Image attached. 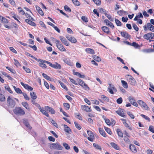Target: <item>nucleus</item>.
Instances as JSON below:
<instances>
[{
	"label": "nucleus",
	"instance_id": "obj_1",
	"mask_svg": "<svg viewBox=\"0 0 154 154\" xmlns=\"http://www.w3.org/2000/svg\"><path fill=\"white\" fill-rule=\"evenodd\" d=\"M44 110V112H43L42 114L47 117L49 116L48 113V111L50 112L52 114H54L55 113V111L53 109L48 106H45Z\"/></svg>",
	"mask_w": 154,
	"mask_h": 154
},
{
	"label": "nucleus",
	"instance_id": "obj_2",
	"mask_svg": "<svg viewBox=\"0 0 154 154\" xmlns=\"http://www.w3.org/2000/svg\"><path fill=\"white\" fill-rule=\"evenodd\" d=\"M15 114L17 116H22L25 114V112L23 109L21 107L16 106L13 110Z\"/></svg>",
	"mask_w": 154,
	"mask_h": 154
},
{
	"label": "nucleus",
	"instance_id": "obj_3",
	"mask_svg": "<svg viewBox=\"0 0 154 154\" xmlns=\"http://www.w3.org/2000/svg\"><path fill=\"white\" fill-rule=\"evenodd\" d=\"M7 105L8 108H14L16 105V102L10 96H8L7 100Z\"/></svg>",
	"mask_w": 154,
	"mask_h": 154
},
{
	"label": "nucleus",
	"instance_id": "obj_4",
	"mask_svg": "<svg viewBox=\"0 0 154 154\" xmlns=\"http://www.w3.org/2000/svg\"><path fill=\"white\" fill-rule=\"evenodd\" d=\"M78 84L80 85L84 90L88 91L90 88L88 85L86 84L83 80L80 79L78 78L77 79Z\"/></svg>",
	"mask_w": 154,
	"mask_h": 154
},
{
	"label": "nucleus",
	"instance_id": "obj_5",
	"mask_svg": "<svg viewBox=\"0 0 154 154\" xmlns=\"http://www.w3.org/2000/svg\"><path fill=\"white\" fill-rule=\"evenodd\" d=\"M37 61L40 62V63H39V65L40 67L42 68L46 69L47 68V66L45 64V63L48 64L49 66L50 65L49 63L50 62L45 60H42L40 59H39Z\"/></svg>",
	"mask_w": 154,
	"mask_h": 154
},
{
	"label": "nucleus",
	"instance_id": "obj_6",
	"mask_svg": "<svg viewBox=\"0 0 154 154\" xmlns=\"http://www.w3.org/2000/svg\"><path fill=\"white\" fill-rule=\"evenodd\" d=\"M125 77L127 79V81L130 83V84L133 85H136V82L134 78L129 75H127Z\"/></svg>",
	"mask_w": 154,
	"mask_h": 154
},
{
	"label": "nucleus",
	"instance_id": "obj_7",
	"mask_svg": "<svg viewBox=\"0 0 154 154\" xmlns=\"http://www.w3.org/2000/svg\"><path fill=\"white\" fill-rule=\"evenodd\" d=\"M144 30L146 31L147 29L152 32H154V26L151 24L150 23H147L145 25L143 26Z\"/></svg>",
	"mask_w": 154,
	"mask_h": 154
},
{
	"label": "nucleus",
	"instance_id": "obj_8",
	"mask_svg": "<svg viewBox=\"0 0 154 154\" xmlns=\"http://www.w3.org/2000/svg\"><path fill=\"white\" fill-rule=\"evenodd\" d=\"M56 45L58 49L61 51L63 52L66 51L64 46L60 43L59 40H56Z\"/></svg>",
	"mask_w": 154,
	"mask_h": 154
},
{
	"label": "nucleus",
	"instance_id": "obj_9",
	"mask_svg": "<svg viewBox=\"0 0 154 154\" xmlns=\"http://www.w3.org/2000/svg\"><path fill=\"white\" fill-rule=\"evenodd\" d=\"M50 148L51 149L57 150H62L63 148V147L58 143L51 144L50 146Z\"/></svg>",
	"mask_w": 154,
	"mask_h": 154
},
{
	"label": "nucleus",
	"instance_id": "obj_10",
	"mask_svg": "<svg viewBox=\"0 0 154 154\" xmlns=\"http://www.w3.org/2000/svg\"><path fill=\"white\" fill-rule=\"evenodd\" d=\"M143 37L147 40H150L149 42H151V40L154 38V33L151 32L146 33L143 35Z\"/></svg>",
	"mask_w": 154,
	"mask_h": 154
},
{
	"label": "nucleus",
	"instance_id": "obj_11",
	"mask_svg": "<svg viewBox=\"0 0 154 154\" xmlns=\"http://www.w3.org/2000/svg\"><path fill=\"white\" fill-rule=\"evenodd\" d=\"M116 112L118 115L123 117H125V111L123 109L119 108L116 111Z\"/></svg>",
	"mask_w": 154,
	"mask_h": 154
},
{
	"label": "nucleus",
	"instance_id": "obj_12",
	"mask_svg": "<svg viewBox=\"0 0 154 154\" xmlns=\"http://www.w3.org/2000/svg\"><path fill=\"white\" fill-rule=\"evenodd\" d=\"M138 104L142 107H143L146 110H149V108L146 105V103L142 100H138L137 101Z\"/></svg>",
	"mask_w": 154,
	"mask_h": 154
},
{
	"label": "nucleus",
	"instance_id": "obj_13",
	"mask_svg": "<svg viewBox=\"0 0 154 154\" xmlns=\"http://www.w3.org/2000/svg\"><path fill=\"white\" fill-rule=\"evenodd\" d=\"M49 64V66L53 68L58 69H60L61 68V67L60 65L57 62L55 63V64H52L51 62Z\"/></svg>",
	"mask_w": 154,
	"mask_h": 154
},
{
	"label": "nucleus",
	"instance_id": "obj_14",
	"mask_svg": "<svg viewBox=\"0 0 154 154\" xmlns=\"http://www.w3.org/2000/svg\"><path fill=\"white\" fill-rule=\"evenodd\" d=\"M20 84L24 88L28 91H32L33 90V88L28 85L25 84L23 82H21Z\"/></svg>",
	"mask_w": 154,
	"mask_h": 154
},
{
	"label": "nucleus",
	"instance_id": "obj_15",
	"mask_svg": "<svg viewBox=\"0 0 154 154\" xmlns=\"http://www.w3.org/2000/svg\"><path fill=\"white\" fill-rule=\"evenodd\" d=\"M66 38L72 43H75L77 42L75 38L74 37H72L71 35H69L67 36H66Z\"/></svg>",
	"mask_w": 154,
	"mask_h": 154
},
{
	"label": "nucleus",
	"instance_id": "obj_16",
	"mask_svg": "<svg viewBox=\"0 0 154 154\" xmlns=\"http://www.w3.org/2000/svg\"><path fill=\"white\" fill-rule=\"evenodd\" d=\"M128 99L130 103L134 106L137 107L138 106V104L136 102L135 100L134 99L133 97L131 96L129 97Z\"/></svg>",
	"mask_w": 154,
	"mask_h": 154
},
{
	"label": "nucleus",
	"instance_id": "obj_17",
	"mask_svg": "<svg viewBox=\"0 0 154 154\" xmlns=\"http://www.w3.org/2000/svg\"><path fill=\"white\" fill-rule=\"evenodd\" d=\"M60 39L61 42L65 45L68 46L69 45V43L66 40V38L65 37L62 36H60Z\"/></svg>",
	"mask_w": 154,
	"mask_h": 154
},
{
	"label": "nucleus",
	"instance_id": "obj_18",
	"mask_svg": "<svg viewBox=\"0 0 154 154\" xmlns=\"http://www.w3.org/2000/svg\"><path fill=\"white\" fill-rule=\"evenodd\" d=\"M82 109L87 112H90L91 111V108L86 105H82L81 106Z\"/></svg>",
	"mask_w": 154,
	"mask_h": 154
},
{
	"label": "nucleus",
	"instance_id": "obj_19",
	"mask_svg": "<svg viewBox=\"0 0 154 154\" xmlns=\"http://www.w3.org/2000/svg\"><path fill=\"white\" fill-rule=\"evenodd\" d=\"M104 22L106 23L107 26H109L111 28L113 29L114 28V26L113 24L107 19H105L104 20Z\"/></svg>",
	"mask_w": 154,
	"mask_h": 154
},
{
	"label": "nucleus",
	"instance_id": "obj_20",
	"mask_svg": "<svg viewBox=\"0 0 154 154\" xmlns=\"http://www.w3.org/2000/svg\"><path fill=\"white\" fill-rule=\"evenodd\" d=\"M34 20H32L31 19H25V21L29 25L34 26H36V24L33 22Z\"/></svg>",
	"mask_w": 154,
	"mask_h": 154
},
{
	"label": "nucleus",
	"instance_id": "obj_21",
	"mask_svg": "<svg viewBox=\"0 0 154 154\" xmlns=\"http://www.w3.org/2000/svg\"><path fill=\"white\" fill-rule=\"evenodd\" d=\"M120 33L121 35L125 38H129L130 36V35L125 31L121 32Z\"/></svg>",
	"mask_w": 154,
	"mask_h": 154
},
{
	"label": "nucleus",
	"instance_id": "obj_22",
	"mask_svg": "<svg viewBox=\"0 0 154 154\" xmlns=\"http://www.w3.org/2000/svg\"><path fill=\"white\" fill-rule=\"evenodd\" d=\"M11 16L12 18L17 20L18 23H20V22L19 20V19H20V17L17 14H16L15 13H14L12 14Z\"/></svg>",
	"mask_w": 154,
	"mask_h": 154
},
{
	"label": "nucleus",
	"instance_id": "obj_23",
	"mask_svg": "<svg viewBox=\"0 0 154 154\" xmlns=\"http://www.w3.org/2000/svg\"><path fill=\"white\" fill-rule=\"evenodd\" d=\"M102 30L104 32L107 34H109L110 32L109 31V29L106 26H103L101 27Z\"/></svg>",
	"mask_w": 154,
	"mask_h": 154
},
{
	"label": "nucleus",
	"instance_id": "obj_24",
	"mask_svg": "<svg viewBox=\"0 0 154 154\" xmlns=\"http://www.w3.org/2000/svg\"><path fill=\"white\" fill-rule=\"evenodd\" d=\"M35 8L39 14L42 16H43L44 15V13L42 9L37 5L35 6Z\"/></svg>",
	"mask_w": 154,
	"mask_h": 154
},
{
	"label": "nucleus",
	"instance_id": "obj_25",
	"mask_svg": "<svg viewBox=\"0 0 154 154\" xmlns=\"http://www.w3.org/2000/svg\"><path fill=\"white\" fill-rule=\"evenodd\" d=\"M63 61L67 65L70 66H72L73 65V63L71 61V60L67 58L63 60Z\"/></svg>",
	"mask_w": 154,
	"mask_h": 154
},
{
	"label": "nucleus",
	"instance_id": "obj_26",
	"mask_svg": "<svg viewBox=\"0 0 154 154\" xmlns=\"http://www.w3.org/2000/svg\"><path fill=\"white\" fill-rule=\"evenodd\" d=\"M73 73L74 75L77 76L80 78H84L85 76L84 75H82L80 73L78 72H75L74 70H73Z\"/></svg>",
	"mask_w": 154,
	"mask_h": 154
},
{
	"label": "nucleus",
	"instance_id": "obj_27",
	"mask_svg": "<svg viewBox=\"0 0 154 154\" xmlns=\"http://www.w3.org/2000/svg\"><path fill=\"white\" fill-rule=\"evenodd\" d=\"M129 148L132 152L135 153L137 152V149L136 146L134 145L131 144L129 146Z\"/></svg>",
	"mask_w": 154,
	"mask_h": 154
},
{
	"label": "nucleus",
	"instance_id": "obj_28",
	"mask_svg": "<svg viewBox=\"0 0 154 154\" xmlns=\"http://www.w3.org/2000/svg\"><path fill=\"white\" fill-rule=\"evenodd\" d=\"M18 13L20 15H24L25 14V12L23 8L21 7H19L17 8Z\"/></svg>",
	"mask_w": 154,
	"mask_h": 154
},
{
	"label": "nucleus",
	"instance_id": "obj_29",
	"mask_svg": "<svg viewBox=\"0 0 154 154\" xmlns=\"http://www.w3.org/2000/svg\"><path fill=\"white\" fill-rule=\"evenodd\" d=\"M111 146L115 149L119 150L120 148L115 143L113 142H112L110 143Z\"/></svg>",
	"mask_w": 154,
	"mask_h": 154
},
{
	"label": "nucleus",
	"instance_id": "obj_30",
	"mask_svg": "<svg viewBox=\"0 0 154 154\" xmlns=\"http://www.w3.org/2000/svg\"><path fill=\"white\" fill-rule=\"evenodd\" d=\"M22 105L26 109L28 110H30V108L29 107V104L26 102H23L21 103Z\"/></svg>",
	"mask_w": 154,
	"mask_h": 154
},
{
	"label": "nucleus",
	"instance_id": "obj_31",
	"mask_svg": "<svg viewBox=\"0 0 154 154\" xmlns=\"http://www.w3.org/2000/svg\"><path fill=\"white\" fill-rule=\"evenodd\" d=\"M31 97L32 99L35 100L37 98L36 94L34 92H31L30 93Z\"/></svg>",
	"mask_w": 154,
	"mask_h": 154
},
{
	"label": "nucleus",
	"instance_id": "obj_32",
	"mask_svg": "<svg viewBox=\"0 0 154 154\" xmlns=\"http://www.w3.org/2000/svg\"><path fill=\"white\" fill-rule=\"evenodd\" d=\"M143 16L141 13L139 12L138 13V14L137 15H136L135 18H134V21H137L140 18H143Z\"/></svg>",
	"mask_w": 154,
	"mask_h": 154
},
{
	"label": "nucleus",
	"instance_id": "obj_33",
	"mask_svg": "<svg viewBox=\"0 0 154 154\" xmlns=\"http://www.w3.org/2000/svg\"><path fill=\"white\" fill-rule=\"evenodd\" d=\"M85 51L88 53L91 54H94V50L90 48H86L85 49Z\"/></svg>",
	"mask_w": 154,
	"mask_h": 154
},
{
	"label": "nucleus",
	"instance_id": "obj_34",
	"mask_svg": "<svg viewBox=\"0 0 154 154\" xmlns=\"http://www.w3.org/2000/svg\"><path fill=\"white\" fill-rule=\"evenodd\" d=\"M37 107H38V109H39L40 111L42 113L43 112H44V107H42V108L41 106H40V105L38 104V103H35V105Z\"/></svg>",
	"mask_w": 154,
	"mask_h": 154
},
{
	"label": "nucleus",
	"instance_id": "obj_35",
	"mask_svg": "<svg viewBox=\"0 0 154 154\" xmlns=\"http://www.w3.org/2000/svg\"><path fill=\"white\" fill-rule=\"evenodd\" d=\"M13 88L14 89L15 91L17 94H22L23 92H22L21 90L19 88H17L15 86H13Z\"/></svg>",
	"mask_w": 154,
	"mask_h": 154
},
{
	"label": "nucleus",
	"instance_id": "obj_36",
	"mask_svg": "<svg viewBox=\"0 0 154 154\" xmlns=\"http://www.w3.org/2000/svg\"><path fill=\"white\" fill-rule=\"evenodd\" d=\"M100 97L104 101L107 102L109 101V99L105 95H101Z\"/></svg>",
	"mask_w": 154,
	"mask_h": 154
},
{
	"label": "nucleus",
	"instance_id": "obj_37",
	"mask_svg": "<svg viewBox=\"0 0 154 154\" xmlns=\"http://www.w3.org/2000/svg\"><path fill=\"white\" fill-rule=\"evenodd\" d=\"M121 82L122 85L124 88H128V85L127 82L126 81L124 80H122Z\"/></svg>",
	"mask_w": 154,
	"mask_h": 154
},
{
	"label": "nucleus",
	"instance_id": "obj_38",
	"mask_svg": "<svg viewBox=\"0 0 154 154\" xmlns=\"http://www.w3.org/2000/svg\"><path fill=\"white\" fill-rule=\"evenodd\" d=\"M64 131L65 132L68 133H70V132H71V130L70 128L67 125H64Z\"/></svg>",
	"mask_w": 154,
	"mask_h": 154
},
{
	"label": "nucleus",
	"instance_id": "obj_39",
	"mask_svg": "<svg viewBox=\"0 0 154 154\" xmlns=\"http://www.w3.org/2000/svg\"><path fill=\"white\" fill-rule=\"evenodd\" d=\"M6 68L12 73L15 74L16 73L15 70L13 68H12L9 66H6Z\"/></svg>",
	"mask_w": 154,
	"mask_h": 154
},
{
	"label": "nucleus",
	"instance_id": "obj_40",
	"mask_svg": "<svg viewBox=\"0 0 154 154\" xmlns=\"http://www.w3.org/2000/svg\"><path fill=\"white\" fill-rule=\"evenodd\" d=\"M63 105L65 108V109L66 110H68L69 109L70 107V105L69 103H63Z\"/></svg>",
	"mask_w": 154,
	"mask_h": 154
},
{
	"label": "nucleus",
	"instance_id": "obj_41",
	"mask_svg": "<svg viewBox=\"0 0 154 154\" xmlns=\"http://www.w3.org/2000/svg\"><path fill=\"white\" fill-rule=\"evenodd\" d=\"M128 135L124 136V140L126 143H130V140L128 138Z\"/></svg>",
	"mask_w": 154,
	"mask_h": 154
},
{
	"label": "nucleus",
	"instance_id": "obj_42",
	"mask_svg": "<svg viewBox=\"0 0 154 154\" xmlns=\"http://www.w3.org/2000/svg\"><path fill=\"white\" fill-rule=\"evenodd\" d=\"M5 101V97L3 94L0 93V101L4 102Z\"/></svg>",
	"mask_w": 154,
	"mask_h": 154
},
{
	"label": "nucleus",
	"instance_id": "obj_43",
	"mask_svg": "<svg viewBox=\"0 0 154 154\" xmlns=\"http://www.w3.org/2000/svg\"><path fill=\"white\" fill-rule=\"evenodd\" d=\"M25 15L26 17L27 18V19H31L32 20H35L34 19L32 18L29 14H28L27 13H25Z\"/></svg>",
	"mask_w": 154,
	"mask_h": 154
},
{
	"label": "nucleus",
	"instance_id": "obj_44",
	"mask_svg": "<svg viewBox=\"0 0 154 154\" xmlns=\"http://www.w3.org/2000/svg\"><path fill=\"white\" fill-rule=\"evenodd\" d=\"M104 129L106 131L109 135H111L112 134V131L110 128L104 127Z\"/></svg>",
	"mask_w": 154,
	"mask_h": 154
},
{
	"label": "nucleus",
	"instance_id": "obj_45",
	"mask_svg": "<svg viewBox=\"0 0 154 154\" xmlns=\"http://www.w3.org/2000/svg\"><path fill=\"white\" fill-rule=\"evenodd\" d=\"M59 83L60 85L61 86L62 88H63V89H64L65 90L67 91L68 89L67 87L64 84L60 81L59 82Z\"/></svg>",
	"mask_w": 154,
	"mask_h": 154
},
{
	"label": "nucleus",
	"instance_id": "obj_46",
	"mask_svg": "<svg viewBox=\"0 0 154 154\" xmlns=\"http://www.w3.org/2000/svg\"><path fill=\"white\" fill-rule=\"evenodd\" d=\"M22 94L23 95L24 99L27 100H30V98L26 93L23 92Z\"/></svg>",
	"mask_w": 154,
	"mask_h": 154
},
{
	"label": "nucleus",
	"instance_id": "obj_47",
	"mask_svg": "<svg viewBox=\"0 0 154 154\" xmlns=\"http://www.w3.org/2000/svg\"><path fill=\"white\" fill-rule=\"evenodd\" d=\"M14 64L17 67H18L21 66L20 64V63L18 60L16 59H14Z\"/></svg>",
	"mask_w": 154,
	"mask_h": 154
},
{
	"label": "nucleus",
	"instance_id": "obj_48",
	"mask_svg": "<svg viewBox=\"0 0 154 154\" xmlns=\"http://www.w3.org/2000/svg\"><path fill=\"white\" fill-rule=\"evenodd\" d=\"M115 21L117 26H122V23L119 20L116 18L115 19Z\"/></svg>",
	"mask_w": 154,
	"mask_h": 154
},
{
	"label": "nucleus",
	"instance_id": "obj_49",
	"mask_svg": "<svg viewBox=\"0 0 154 154\" xmlns=\"http://www.w3.org/2000/svg\"><path fill=\"white\" fill-rule=\"evenodd\" d=\"M72 1L75 5L79 6L80 5V3L78 0H72Z\"/></svg>",
	"mask_w": 154,
	"mask_h": 154
},
{
	"label": "nucleus",
	"instance_id": "obj_50",
	"mask_svg": "<svg viewBox=\"0 0 154 154\" xmlns=\"http://www.w3.org/2000/svg\"><path fill=\"white\" fill-rule=\"evenodd\" d=\"M42 75L43 77L47 80L51 81V79L50 77L46 74L43 73L42 74Z\"/></svg>",
	"mask_w": 154,
	"mask_h": 154
},
{
	"label": "nucleus",
	"instance_id": "obj_51",
	"mask_svg": "<svg viewBox=\"0 0 154 154\" xmlns=\"http://www.w3.org/2000/svg\"><path fill=\"white\" fill-rule=\"evenodd\" d=\"M93 146L97 149H99L100 150L102 149L101 147L97 144L94 143L93 144Z\"/></svg>",
	"mask_w": 154,
	"mask_h": 154
},
{
	"label": "nucleus",
	"instance_id": "obj_52",
	"mask_svg": "<svg viewBox=\"0 0 154 154\" xmlns=\"http://www.w3.org/2000/svg\"><path fill=\"white\" fill-rule=\"evenodd\" d=\"M131 46H133L135 48H138L140 47V45L135 42H134L132 43H131Z\"/></svg>",
	"mask_w": 154,
	"mask_h": 154
},
{
	"label": "nucleus",
	"instance_id": "obj_53",
	"mask_svg": "<svg viewBox=\"0 0 154 154\" xmlns=\"http://www.w3.org/2000/svg\"><path fill=\"white\" fill-rule=\"evenodd\" d=\"M23 68L26 72L28 73L31 72V70L29 68L25 66H23Z\"/></svg>",
	"mask_w": 154,
	"mask_h": 154
},
{
	"label": "nucleus",
	"instance_id": "obj_54",
	"mask_svg": "<svg viewBox=\"0 0 154 154\" xmlns=\"http://www.w3.org/2000/svg\"><path fill=\"white\" fill-rule=\"evenodd\" d=\"M94 139V135H89V137H88V139L91 142L93 141Z\"/></svg>",
	"mask_w": 154,
	"mask_h": 154
},
{
	"label": "nucleus",
	"instance_id": "obj_55",
	"mask_svg": "<svg viewBox=\"0 0 154 154\" xmlns=\"http://www.w3.org/2000/svg\"><path fill=\"white\" fill-rule=\"evenodd\" d=\"M99 131L101 135H105V132L103 128H99Z\"/></svg>",
	"mask_w": 154,
	"mask_h": 154
},
{
	"label": "nucleus",
	"instance_id": "obj_56",
	"mask_svg": "<svg viewBox=\"0 0 154 154\" xmlns=\"http://www.w3.org/2000/svg\"><path fill=\"white\" fill-rule=\"evenodd\" d=\"M92 1L97 5H100L101 4L100 0H92Z\"/></svg>",
	"mask_w": 154,
	"mask_h": 154
},
{
	"label": "nucleus",
	"instance_id": "obj_57",
	"mask_svg": "<svg viewBox=\"0 0 154 154\" xmlns=\"http://www.w3.org/2000/svg\"><path fill=\"white\" fill-rule=\"evenodd\" d=\"M74 124L76 127L79 130H80L81 128V127L78 123L76 122H74Z\"/></svg>",
	"mask_w": 154,
	"mask_h": 154
},
{
	"label": "nucleus",
	"instance_id": "obj_58",
	"mask_svg": "<svg viewBox=\"0 0 154 154\" xmlns=\"http://www.w3.org/2000/svg\"><path fill=\"white\" fill-rule=\"evenodd\" d=\"M5 90L8 91L10 93L12 94L13 91L9 86H6L5 87Z\"/></svg>",
	"mask_w": 154,
	"mask_h": 154
},
{
	"label": "nucleus",
	"instance_id": "obj_59",
	"mask_svg": "<svg viewBox=\"0 0 154 154\" xmlns=\"http://www.w3.org/2000/svg\"><path fill=\"white\" fill-rule=\"evenodd\" d=\"M124 125L126 128H128L131 131L132 130V127L129 125L127 123L125 122Z\"/></svg>",
	"mask_w": 154,
	"mask_h": 154
},
{
	"label": "nucleus",
	"instance_id": "obj_60",
	"mask_svg": "<svg viewBox=\"0 0 154 154\" xmlns=\"http://www.w3.org/2000/svg\"><path fill=\"white\" fill-rule=\"evenodd\" d=\"M39 24L41 27L45 28L46 29V27L43 21H41L39 22Z\"/></svg>",
	"mask_w": 154,
	"mask_h": 154
},
{
	"label": "nucleus",
	"instance_id": "obj_61",
	"mask_svg": "<svg viewBox=\"0 0 154 154\" xmlns=\"http://www.w3.org/2000/svg\"><path fill=\"white\" fill-rule=\"evenodd\" d=\"M64 10L70 12L71 11V9L66 5L64 6Z\"/></svg>",
	"mask_w": 154,
	"mask_h": 154
},
{
	"label": "nucleus",
	"instance_id": "obj_62",
	"mask_svg": "<svg viewBox=\"0 0 154 154\" xmlns=\"http://www.w3.org/2000/svg\"><path fill=\"white\" fill-rule=\"evenodd\" d=\"M2 21L3 23H8V20L4 17H2Z\"/></svg>",
	"mask_w": 154,
	"mask_h": 154
},
{
	"label": "nucleus",
	"instance_id": "obj_63",
	"mask_svg": "<svg viewBox=\"0 0 154 154\" xmlns=\"http://www.w3.org/2000/svg\"><path fill=\"white\" fill-rule=\"evenodd\" d=\"M123 100L122 99V97H120L119 98H118L116 100V102L118 104H120L122 103V102Z\"/></svg>",
	"mask_w": 154,
	"mask_h": 154
},
{
	"label": "nucleus",
	"instance_id": "obj_64",
	"mask_svg": "<svg viewBox=\"0 0 154 154\" xmlns=\"http://www.w3.org/2000/svg\"><path fill=\"white\" fill-rule=\"evenodd\" d=\"M63 145L66 149L68 150L70 148V147L69 146L68 144L66 143H63Z\"/></svg>",
	"mask_w": 154,
	"mask_h": 154
}]
</instances>
